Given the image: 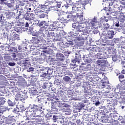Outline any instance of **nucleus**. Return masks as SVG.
<instances>
[{
  "label": "nucleus",
  "mask_w": 125,
  "mask_h": 125,
  "mask_svg": "<svg viewBox=\"0 0 125 125\" xmlns=\"http://www.w3.org/2000/svg\"><path fill=\"white\" fill-rule=\"evenodd\" d=\"M18 0H10L11 3L13 4V3H15V1H17Z\"/></svg>",
  "instance_id": "nucleus-49"
},
{
  "label": "nucleus",
  "mask_w": 125,
  "mask_h": 125,
  "mask_svg": "<svg viewBox=\"0 0 125 125\" xmlns=\"http://www.w3.org/2000/svg\"><path fill=\"white\" fill-rule=\"evenodd\" d=\"M27 11H28L29 12H31L32 11V9L31 8V7H29V8L27 10Z\"/></svg>",
  "instance_id": "nucleus-57"
},
{
  "label": "nucleus",
  "mask_w": 125,
  "mask_h": 125,
  "mask_svg": "<svg viewBox=\"0 0 125 125\" xmlns=\"http://www.w3.org/2000/svg\"><path fill=\"white\" fill-rule=\"evenodd\" d=\"M57 2V1H56V0H50L49 1V3H53V2Z\"/></svg>",
  "instance_id": "nucleus-46"
},
{
  "label": "nucleus",
  "mask_w": 125,
  "mask_h": 125,
  "mask_svg": "<svg viewBox=\"0 0 125 125\" xmlns=\"http://www.w3.org/2000/svg\"><path fill=\"white\" fill-rule=\"evenodd\" d=\"M18 83L19 85H25L26 84V81L22 77H21L18 79Z\"/></svg>",
  "instance_id": "nucleus-11"
},
{
  "label": "nucleus",
  "mask_w": 125,
  "mask_h": 125,
  "mask_svg": "<svg viewBox=\"0 0 125 125\" xmlns=\"http://www.w3.org/2000/svg\"><path fill=\"white\" fill-rule=\"evenodd\" d=\"M29 16L30 17V20H34L35 19V15L34 13L29 14Z\"/></svg>",
  "instance_id": "nucleus-29"
},
{
  "label": "nucleus",
  "mask_w": 125,
  "mask_h": 125,
  "mask_svg": "<svg viewBox=\"0 0 125 125\" xmlns=\"http://www.w3.org/2000/svg\"><path fill=\"white\" fill-rule=\"evenodd\" d=\"M39 27H42L40 28V31L38 32V33L41 34V36H42V35H43V32L42 31H44L46 28H47V27L49 26V23L47 22V21H43L39 24Z\"/></svg>",
  "instance_id": "nucleus-3"
},
{
  "label": "nucleus",
  "mask_w": 125,
  "mask_h": 125,
  "mask_svg": "<svg viewBox=\"0 0 125 125\" xmlns=\"http://www.w3.org/2000/svg\"><path fill=\"white\" fill-rule=\"evenodd\" d=\"M58 15L59 17H60V16H62V15H63V11L62 10L58 11Z\"/></svg>",
  "instance_id": "nucleus-30"
},
{
  "label": "nucleus",
  "mask_w": 125,
  "mask_h": 125,
  "mask_svg": "<svg viewBox=\"0 0 125 125\" xmlns=\"http://www.w3.org/2000/svg\"><path fill=\"white\" fill-rule=\"evenodd\" d=\"M8 104L9 106H13V103L9 100L8 101Z\"/></svg>",
  "instance_id": "nucleus-40"
},
{
  "label": "nucleus",
  "mask_w": 125,
  "mask_h": 125,
  "mask_svg": "<svg viewBox=\"0 0 125 125\" xmlns=\"http://www.w3.org/2000/svg\"><path fill=\"white\" fill-rule=\"evenodd\" d=\"M120 22H119V21H114V25L116 26V27H119L120 26Z\"/></svg>",
  "instance_id": "nucleus-28"
},
{
  "label": "nucleus",
  "mask_w": 125,
  "mask_h": 125,
  "mask_svg": "<svg viewBox=\"0 0 125 125\" xmlns=\"http://www.w3.org/2000/svg\"><path fill=\"white\" fill-rule=\"evenodd\" d=\"M31 82H37L38 81V79L36 78V76L32 77L31 78Z\"/></svg>",
  "instance_id": "nucleus-32"
},
{
  "label": "nucleus",
  "mask_w": 125,
  "mask_h": 125,
  "mask_svg": "<svg viewBox=\"0 0 125 125\" xmlns=\"http://www.w3.org/2000/svg\"><path fill=\"white\" fill-rule=\"evenodd\" d=\"M24 18L25 19V20H31V18L30 17V14H25L24 16Z\"/></svg>",
  "instance_id": "nucleus-24"
},
{
  "label": "nucleus",
  "mask_w": 125,
  "mask_h": 125,
  "mask_svg": "<svg viewBox=\"0 0 125 125\" xmlns=\"http://www.w3.org/2000/svg\"><path fill=\"white\" fill-rule=\"evenodd\" d=\"M61 105H62L61 102L59 101V100H57L55 102H52L51 108H52V109H56V107H60Z\"/></svg>",
  "instance_id": "nucleus-6"
},
{
  "label": "nucleus",
  "mask_w": 125,
  "mask_h": 125,
  "mask_svg": "<svg viewBox=\"0 0 125 125\" xmlns=\"http://www.w3.org/2000/svg\"><path fill=\"white\" fill-rule=\"evenodd\" d=\"M97 63L99 65H100V64H102V63H103V61H98Z\"/></svg>",
  "instance_id": "nucleus-45"
},
{
  "label": "nucleus",
  "mask_w": 125,
  "mask_h": 125,
  "mask_svg": "<svg viewBox=\"0 0 125 125\" xmlns=\"http://www.w3.org/2000/svg\"><path fill=\"white\" fill-rule=\"evenodd\" d=\"M109 20H107V19H104L103 20V21L102 22V23H103V22H107V21H108Z\"/></svg>",
  "instance_id": "nucleus-60"
},
{
  "label": "nucleus",
  "mask_w": 125,
  "mask_h": 125,
  "mask_svg": "<svg viewBox=\"0 0 125 125\" xmlns=\"http://www.w3.org/2000/svg\"><path fill=\"white\" fill-rule=\"evenodd\" d=\"M17 14L18 15L16 17L17 19H18V20H21L22 19H23L24 16L22 15V14H21L20 11H18L17 12Z\"/></svg>",
  "instance_id": "nucleus-16"
},
{
  "label": "nucleus",
  "mask_w": 125,
  "mask_h": 125,
  "mask_svg": "<svg viewBox=\"0 0 125 125\" xmlns=\"http://www.w3.org/2000/svg\"><path fill=\"white\" fill-rule=\"evenodd\" d=\"M97 22H98L97 17H94L92 21L88 23V25L91 27V29H92V27H94L95 26V23H97Z\"/></svg>",
  "instance_id": "nucleus-8"
},
{
  "label": "nucleus",
  "mask_w": 125,
  "mask_h": 125,
  "mask_svg": "<svg viewBox=\"0 0 125 125\" xmlns=\"http://www.w3.org/2000/svg\"><path fill=\"white\" fill-rule=\"evenodd\" d=\"M42 88H43L44 89L46 88V84H43V85L42 86Z\"/></svg>",
  "instance_id": "nucleus-53"
},
{
  "label": "nucleus",
  "mask_w": 125,
  "mask_h": 125,
  "mask_svg": "<svg viewBox=\"0 0 125 125\" xmlns=\"http://www.w3.org/2000/svg\"><path fill=\"white\" fill-rule=\"evenodd\" d=\"M74 13H72V12H71V13L69 15H67L66 16L67 18H76L77 16L76 15H73Z\"/></svg>",
  "instance_id": "nucleus-22"
},
{
  "label": "nucleus",
  "mask_w": 125,
  "mask_h": 125,
  "mask_svg": "<svg viewBox=\"0 0 125 125\" xmlns=\"http://www.w3.org/2000/svg\"><path fill=\"white\" fill-rule=\"evenodd\" d=\"M99 104H100V102H97L95 103L96 106H99Z\"/></svg>",
  "instance_id": "nucleus-55"
},
{
  "label": "nucleus",
  "mask_w": 125,
  "mask_h": 125,
  "mask_svg": "<svg viewBox=\"0 0 125 125\" xmlns=\"http://www.w3.org/2000/svg\"><path fill=\"white\" fill-rule=\"evenodd\" d=\"M113 6L115 8H118V11H119V12H123V7L120 6V7H119V5H118L117 4H114L113 5Z\"/></svg>",
  "instance_id": "nucleus-19"
},
{
  "label": "nucleus",
  "mask_w": 125,
  "mask_h": 125,
  "mask_svg": "<svg viewBox=\"0 0 125 125\" xmlns=\"http://www.w3.org/2000/svg\"><path fill=\"white\" fill-rule=\"evenodd\" d=\"M96 57L98 59H106L107 57V53L106 52H101L96 55Z\"/></svg>",
  "instance_id": "nucleus-4"
},
{
  "label": "nucleus",
  "mask_w": 125,
  "mask_h": 125,
  "mask_svg": "<svg viewBox=\"0 0 125 125\" xmlns=\"http://www.w3.org/2000/svg\"><path fill=\"white\" fill-rule=\"evenodd\" d=\"M122 74H125V70H123L121 72Z\"/></svg>",
  "instance_id": "nucleus-64"
},
{
  "label": "nucleus",
  "mask_w": 125,
  "mask_h": 125,
  "mask_svg": "<svg viewBox=\"0 0 125 125\" xmlns=\"http://www.w3.org/2000/svg\"><path fill=\"white\" fill-rule=\"evenodd\" d=\"M88 102V100H83V103H87Z\"/></svg>",
  "instance_id": "nucleus-62"
},
{
  "label": "nucleus",
  "mask_w": 125,
  "mask_h": 125,
  "mask_svg": "<svg viewBox=\"0 0 125 125\" xmlns=\"http://www.w3.org/2000/svg\"><path fill=\"white\" fill-rule=\"evenodd\" d=\"M30 6H31V5L30 4L25 5V6L24 7L25 10L27 11Z\"/></svg>",
  "instance_id": "nucleus-37"
},
{
  "label": "nucleus",
  "mask_w": 125,
  "mask_h": 125,
  "mask_svg": "<svg viewBox=\"0 0 125 125\" xmlns=\"http://www.w3.org/2000/svg\"><path fill=\"white\" fill-rule=\"evenodd\" d=\"M119 79H124V78H125V76H124V75H120V76H119Z\"/></svg>",
  "instance_id": "nucleus-54"
},
{
  "label": "nucleus",
  "mask_w": 125,
  "mask_h": 125,
  "mask_svg": "<svg viewBox=\"0 0 125 125\" xmlns=\"http://www.w3.org/2000/svg\"><path fill=\"white\" fill-rule=\"evenodd\" d=\"M118 59V57H117V56L116 55H114L112 57V60L114 62H116V61H117Z\"/></svg>",
  "instance_id": "nucleus-31"
},
{
  "label": "nucleus",
  "mask_w": 125,
  "mask_h": 125,
  "mask_svg": "<svg viewBox=\"0 0 125 125\" xmlns=\"http://www.w3.org/2000/svg\"><path fill=\"white\" fill-rule=\"evenodd\" d=\"M63 80L64 82H69L71 80V78L70 77L66 76L63 78Z\"/></svg>",
  "instance_id": "nucleus-26"
},
{
  "label": "nucleus",
  "mask_w": 125,
  "mask_h": 125,
  "mask_svg": "<svg viewBox=\"0 0 125 125\" xmlns=\"http://www.w3.org/2000/svg\"><path fill=\"white\" fill-rule=\"evenodd\" d=\"M33 71H34V68H33V67H30L28 70V72H33Z\"/></svg>",
  "instance_id": "nucleus-43"
},
{
  "label": "nucleus",
  "mask_w": 125,
  "mask_h": 125,
  "mask_svg": "<svg viewBox=\"0 0 125 125\" xmlns=\"http://www.w3.org/2000/svg\"><path fill=\"white\" fill-rule=\"evenodd\" d=\"M53 37H55V34H54V32L53 31H50L48 33L47 37L49 38V39H52Z\"/></svg>",
  "instance_id": "nucleus-18"
},
{
  "label": "nucleus",
  "mask_w": 125,
  "mask_h": 125,
  "mask_svg": "<svg viewBox=\"0 0 125 125\" xmlns=\"http://www.w3.org/2000/svg\"><path fill=\"white\" fill-rule=\"evenodd\" d=\"M51 8H52V10L58 11V9L57 8V7H56V6L51 7Z\"/></svg>",
  "instance_id": "nucleus-39"
},
{
  "label": "nucleus",
  "mask_w": 125,
  "mask_h": 125,
  "mask_svg": "<svg viewBox=\"0 0 125 125\" xmlns=\"http://www.w3.org/2000/svg\"><path fill=\"white\" fill-rule=\"evenodd\" d=\"M57 56H59V57H61L62 58L64 57V55H63L62 54H59L58 55H57Z\"/></svg>",
  "instance_id": "nucleus-50"
},
{
  "label": "nucleus",
  "mask_w": 125,
  "mask_h": 125,
  "mask_svg": "<svg viewBox=\"0 0 125 125\" xmlns=\"http://www.w3.org/2000/svg\"><path fill=\"white\" fill-rule=\"evenodd\" d=\"M108 83H109V81H108V79L106 78V80L105 81H102L99 85L102 88H104Z\"/></svg>",
  "instance_id": "nucleus-10"
},
{
  "label": "nucleus",
  "mask_w": 125,
  "mask_h": 125,
  "mask_svg": "<svg viewBox=\"0 0 125 125\" xmlns=\"http://www.w3.org/2000/svg\"><path fill=\"white\" fill-rule=\"evenodd\" d=\"M89 3V1L88 0H84L82 2V5H83V7H85V5L86 4H88Z\"/></svg>",
  "instance_id": "nucleus-21"
},
{
  "label": "nucleus",
  "mask_w": 125,
  "mask_h": 125,
  "mask_svg": "<svg viewBox=\"0 0 125 125\" xmlns=\"http://www.w3.org/2000/svg\"><path fill=\"white\" fill-rule=\"evenodd\" d=\"M14 120V118H13V116H8L6 119L5 121L6 124L7 125H9V124H11L12 122Z\"/></svg>",
  "instance_id": "nucleus-13"
},
{
  "label": "nucleus",
  "mask_w": 125,
  "mask_h": 125,
  "mask_svg": "<svg viewBox=\"0 0 125 125\" xmlns=\"http://www.w3.org/2000/svg\"><path fill=\"white\" fill-rule=\"evenodd\" d=\"M7 5L9 7H12V4H11V3H8Z\"/></svg>",
  "instance_id": "nucleus-58"
},
{
  "label": "nucleus",
  "mask_w": 125,
  "mask_h": 125,
  "mask_svg": "<svg viewBox=\"0 0 125 125\" xmlns=\"http://www.w3.org/2000/svg\"><path fill=\"white\" fill-rule=\"evenodd\" d=\"M34 108H35V110H38V109H39V106H38L35 105L34 106Z\"/></svg>",
  "instance_id": "nucleus-56"
},
{
  "label": "nucleus",
  "mask_w": 125,
  "mask_h": 125,
  "mask_svg": "<svg viewBox=\"0 0 125 125\" xmlns=\"http://www.w3.org/2000/svg\"><path fill=\"white\" fill-rule=\"evenodd\" d=\"M1 104H4V103H5L6 102L5 99H1Z\"/></svg>",
  "instance_id": "nucleus-48"
},
{
  "label": "nucleus",
  "mask_w": 125,
  "mask_h": 125,
  "mask_svg": "<svg viewBox=\"0 0 125 125\" xmlns=\"http://www.w3.org/2000/svg\"><path fill=\"white\" fill-rule=\"evenodd\" d=\"M2 124H4V119L2 118H0V125H2Z\"/></svg>",
  "instance_id": "nucleus-41"
},
{
  "label": "nucleus",
  "mask_w": 125,
  "mask_h": 125,
  "mask_svg": "<svg viewBox=\"0 0 125 125\" xmlns=\"http://www.w3.org/2000/svg\"><path fill=\"white\" fill-rule=\"evenodd\" d=\"M13 41H16V40L18 41V40H19V35L14 33L13 34Z\"/></svg>",
  "instance_id": "nucleus-20"
},
{
  "label": "nucleus",
  "mask_w": 125,
  "mask_h": 125,
  "mask_svg": "<svg viewBox=\"0 0 125 125\" xmlns=\"http://www.w3.org/2000/svg\"><path fill=\"white\" fill-rule=\"evenodd\" d=\"M9 51L10 52H16V51H17V49L15 48L14 47H11Z\"/></svg>",
  "instance_id": "nucleus-25"
},
{
  "label": "nucleus",
  "mask_w": 125,
  "mask_h": 125,
  "mask_svg": "<svg viewBox=\"0 0 125 125\" xmlns=\"http://www.w3.org/2000/svg\"><path fill=\"white\" fill-rule=\"evenodd\" d=\"M6 111H8V108L6 106H0V113L3 114Z\"/></svg>",
  "instance_id": "nucleus-14"
},
{
  "label": "nucleus",
  "mask_w": 125,
  "mask_h": 125,
  "mask_svg": "<svg viewBox=\"0 0 125 125\" xmlns=\"http://www.w3.org/2000/svg\"><path fill=\"white\" fill-rule=\"evenodd\" d=\"M61 24H62V22L60 21H54L52 24L51 27H52V28H51V30L55 29L56 28H61V26H60Z\"/></svg>",
  "instance_id": "nucleus-7"
},
{
  "label": "nucleus",
  "mask_w": 125,
  "mask_h": 125,
  "mask_svg": "<svg viewBox=\"0 0 125 125\" xmlns=\"http://www.w3.org/2000/svg\"><path fill=\"white\" fill-rule=\"evenodd\" d=\"M26 0H20V5H21V6H24L25 4H26Z\"/></svg>",
  "instance_id": "nucleus-23"
},
{
  "label": "nucleus",
  "mask_w": 125,
  "mask_h": 125,
  "mask_svg": "<svg viewBox=\"0 0 125 125\" xmlns=\"http://www.w3.org/2000/svg\"><path fill=\"white\" fill-rule=\"evenodd\" d=\"M18 49H19V50L20 51H22V48H21V46H19L18 48Z\"/></svg>",
  "instance_id": "nucleus-61"
},
{
  "label": "nucleus",
  "mask_w": 125,
  "mask_h": 125,
  "mask_svg": "<svg viewBox=\"0 0 125 125\" xmlns=\"http://www.w3.org/2000/svg\"><path fill=\"white\" fill-rule=\"evenodd\" d=\"M40 7L42 9H45L46 8V5H41Z\"/></svg>",
  "instance_id": "nucleus-42"
},
{
  "label": "nucleus",
  "mask_w": 125,
  "mask_h": 125,
  "mask_svg": "<svg viewBox=\"0 0 125 125\" xmlns=\"http://www.w3.org/2000/svg\"><path fill=\"white\" fill-rule=\"evenodd\" d=\"M7 2L6 0H0V4H5Z\"/></svg>",
  "instance_id": "nucleus-33"
},
{
  "label": "nucleus",
  "mask_w": 125,
  "mask_h": 125,
  "mask_svg": "<svg viewBox=\"0 0 125 125\" xmlns=\"http://www.w3.org/2000/svg\"><path fill=\"white\" fill-rule=\"evenodd\" d=\"M2 20V14L0 15V21H1Z\"/></svg>",
  "instance_id": "nucleus-59"
},
{
  "label": "nucleus",
  "mask_w": 125,
  "mask_h": 125,
  "mask_svg": "<svg viewBox=\"0 0 125 125\" xmlns=\"http://www.w3.org/2000/svg\"><path fill=\"white\" fill-rule=\"evenodd\" d=\"M40 18H44L45 17V14L42 13L39 15Z\"/></svg>",
  "instance_id": "nucleus-38"
},
{
  "label": "nucleus",
  "mask_w": 125,
  "mask_h": 125,
  "mask_svg": "<svg viewBox=\"0 0 125 125\" xmlns=\"http://www.w3.org/2000/svg\"><path fill=\"white\" fill-rule=\"evenodd\" d=\"M114 31H108L106 33V35L105 37V39H107L108 40H111L113 38H114Z\"/></svg>",
  "instance_id": "nucleus-9"
},
{
  "label": "nucleus",
  "mask_w": 125,
  "mask_h": 125,
  "mask_svg": "<svg viewBox=\"0 0 125 125\" xmlns=\"http://www.w3.org/2000/svg\"><path fill=\"white\" fill-rule=\"evenodd\" d=\"M76 124H77V125H82V121L80 119H77Z\"/></svg>",
  "instance_id": "nucleus-35"
},
{
  "label": "nucleus",
  "mask_w": 125,
  "mask_h": 125,
  "mask_svg": "<svg viewBox=\"0 0 125 125\" xmlns=\"http://www.w3.org/2000/svg\"><path fill=\"white\" fill-rule=\"evenodd\" d=\"M74 35L76 36H79V33L74 32Z\"/></svg>",
  "instance_id": "nucleus-63"
},
{
  "label": "nucleus",
  "mask_w": 125,
  "mask_h": 125,
  "mask_svg": "<svg viewBox=\"0 0 125 125\" xmlns=\"http://www.w3.org/2000/svg\"><path fill=\"white\" fill-rule=\"evenodd\" d=\"M25 28H29V23L26 22L25 25Z\"/></svg>",
  "instance_id": "nucleus-51"
},
{
  "label": "nucleus",
  "mask_w": 125,
  "mask_h": 125,
  "mask_svg": "<svg viewBox=\"0 0 125 125\" xmlns=\"http://www.w3.org/2000/svg\"><path fill=\"white\" fill-rule=\"evenodd\" d=\"M81 59H82V57H81V55L76 54L75 59L72 61V62L73 63H76L77 62H78V63H80V61H81Z\"/></svg>",
  "instance_id": "nucleus-12"
},
{
  "label": "nucleus",
  "mask_w": 125,
  "mask_h": 125,
  "mask_svg": "<svg viewBox=\"0 0 125 125\" xmlns=\"http://www.w3.org/2000/svg\"><path fill=\"white\" fill-rule=\"evenodd\" d=\"M118 18L120 20V21H125V15L124 14V13L121 12L120 15L118 16Z\"/></svg>",
  "instance_id": "nucleus-15"
},
{
  "label": "nucleus",
  "mask_w": 125,
  "mask_h": 125,
  "mask_svg": "<svg viewBox=\"0 0 125 125\" xmlns=\"http://www.w3.org/2000/svg\"><path fill=\"white\" fill-rule=\"evenodd\" d=\"M58 118H57V117H56V116H55V115H54L53 116V122H54V123H56L57 122V119H58Z\"/></svg>",
  "instance_id": "nucleus-36"
},
{
  "label": "nucleus",
  "mask_w": 125,
  "mask_h": 125,
  "mask_svg": "<svg viewBox=\"0 0 125 125\" xmlns=\"http://www.w3.org/2000/svg\"><path fill=\"white\" fill-rule=\"evenodd\" d=\"M90 50H92V51L90 52V55H92L93 54H95V53H94V50L95 51V52H102V49L101 48L99 47H96L95 48H91V47H90L89 48Z\"/></svg>",
  "instance_id": "nucleus-5"
},
{
  "label": "nucleus",
  "mask_w": 125,
  "mask_h": 125,
  "mask_svg": "<svg viewBox=\"0 0 125 125\" xmlns=\"http://www.w3.org/2000/svg\"><path fill=\"white\" fill-rule=\"evenodd\" d=\"M102 24H103V25H104L105 29H108V28H110V25L107 22H102Z\"/></svg>",
  "instance_id": "nucleus-27"
},
{
  "label": "nucleus",
  "mask_w": 125,
  "mask_h": 125,
  "mask_svg": "<svg viewBox=\"0 0 125 125\" xmlns=\"http://www.w3.org/2000/svg\"><path fill=\"white\" fill-rule=\"evenodd\" d=\"M7 22L5 21H0V27H8L7 26Z\"/></svg>",
  "instance_id": "nucleus-17"
},
{
  "label": "nucleus",
  "mask_w": 125,
  "mask_h": 125,
  "mask_svg": "<svg viewBox=\"0 0 125 125\" xmlns=\"http://www.w3.org/2000/svg\"><path fill=\"white\" fill-rule=\"evenodd\" d=\"M56 6L57 7V8H60V7H61V3H58Z\"/></svg>",
  "instance_id": "nucleus-47"
},
{
  "label": "nucleus",
  "mask_w": 125,
  "mask_h": 125,
  "mask_svg": "<svg viewBox=\"0 0 125 125\" xmlns=\"http://www.w3.org/2000/svg\"><path fill=\"white\" fill-rule=\"evenodd\" d=\"M72 10L71 13H76V16L79 17V18H82L83 17V8L81 7V3L78 2L73 3L71 4Z\"/></svg>",
  "instance_id": "nucleus-2"
},
{
  "label": "nucleus",
  "mask_w": 125,
  "mask_h": 125,
  "mask_svg": "<svg viewBox=\"0 0 125 125\" xmlns=\"http://www.w3.org/2000/svg\"><path fill=\"white\" fill-rule=\"evenodd\" d=\"M3 58L6 61H8V58H9L8 56H4Z\"/></svg>",
  "instance_id": "nucleus-44"
},
{
  "label": "nucleus",
  "mask_w": 125,
  "mask_h": 125,
  "mask_svg": "<svg viewBox=\"0 0 125 125\" xmlns=\"http://www.w3.org/2000/svg\"><path fill=\"white\" fill-rule=\"evenodd\" d=\"M43 73L42 74V75H41V77H46V75H47V74H48V71H47V73L45 72H43Z\"/></svg>",
  "instance_id": "nucleus-34"
},
{
  "label": "nucleus",
  "mask_w": 125,
  "mask_h": 125,
  "mask_svg": "<svg viewBox=\"0 0 125 125\" xmlns=\"http://www.w3.org/2000/svg\"><path fill=\"white\" fill-rule=\"evenodd\" d=\"M67 44L68 46H69V45H74V43H73V42H71L70 43H67Z\"/></svg>",
  "instance_id": "nucleus-52"
},
{
  "label": "nucleus",
  "mask_w": 125,
  "mask_h": 125,
  "mask_svg": "<svg viewBox=\"0 0 125 125\" xmlns=\"http://www.w3.org/2000/svg\"><path fill=\"white\" fill-rule=\"evenodd\" d=\"M88 22H82L80 23L78 25L76 23H72V27L74 28L73 29L74 32H82V35H85V33H86V31L81 30V29L85 28V29H91V27L90 25H88Z\"/></svg>",
  "instance_id": "nucleus-1"
}]
</instances>
